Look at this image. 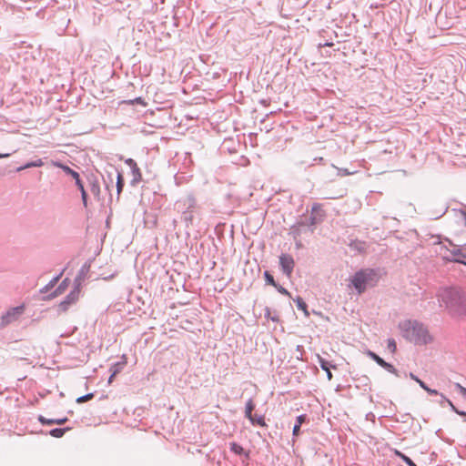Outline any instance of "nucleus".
I'll return each instance as SVG.
<instances>
[{"instance_id":"obj_1","label":"nucleus","mask_w":466,"mask_h":466,"mask_svg":"<svg viewBox=\"0 0 466 466\" xmlns=\"http://www.w3.org/2000/svg\"><path fill=\"white\" fill-rule=\"evenodd\" d=\"M440 301L445 304L449 314L457 319H466V291L458 287H448L437 293Z\"/></svg>"},{"instance_id":"obj_2","label":"nucleus","mask_w":466,"mask_h":466,"mask_svg":"<svg viewBox=\"0 0 466 466\" xmlns=\"http://www.w3.org/2000/svg\"><path fill=\"white\" fill-rule=\"evenodd\" d=\"M399 327L403 338L415 345H427L432 341L428 328L419 320L407 319L400 322Z\"/></svg>"},{"instance_id":"obj_3","label":"nucleus","mask_w":466,"mask_h":466,"mask_svg":"<svg viewBox=\"0 0 466 466\" xmlns=\"http://www.w3.org/2000/svg\"><path fill=\"white\" fill-rule=\"evenodd\" d=\"M380 279V272L375 268H361L350 277V281L351 287L357 291L358 295H361L367 289L375 287Z\"/></svg>"},{"instance_id":"obj_4","label":"nucleus","mask_w":466,"mask_h":466,"mask_svg":"<svg viewBox=\"0 0 466 466\" xmlns=\"http://www.w3.org/2000/svg\"><path fill=\"white\" fill-rule=\"evenodd\" d=\"M199 208L200 207L192 193L186 194L175 203V209L181 215V219L185 223L186 228L193 224L196 215L199 212Z\"/></svg>"},{"instance_id":"obj_5","label":"nucleus","mask_w":466,"mask_h":466,"mask_svg":"<svg viewBox=\"0 0 466 466\" xmlns=\"http://www.w3.org/2000/svg\"><path fill=\"white\" fill-rule=\"evenodd\" d=\"M326 213L321 208V204L314 203L311 207L310 217L309 220L304 221L306 226L312 228L311 232L314 231V227L320 224L325 218Z\"/></svg>"},{"instance_id":"obj_6","label":"nucleus","mask_w":466,"mask_h":466,"mask_svg":"<svg viewBox=\"0 0 466 466\" xmlns=\"http://www.w3.org/2000/svg\"><path fill=\"white\" fill-rule=\"evenodd\" d=\"M80 289L79 287H75L69 294L58 305V312H66L70 306L75 304L79 299Z\"/></svg>"},{"instance_id":"obj_7","label":"nucleus","mask_w":466,"mask_h":466,"mask_svg":"<svg viewBox=\"0 0 466 466\" xmlns=\"http://www.w3.org/2000/svg\"><path fill=\"white\" fill-rule=\"evenodd\" d=\"M279 266L282 273L290 278L295 267V260L292 256L283 253L279 256Z\"/></svg>"},{"instance_id":"obj_8","label":"nucleus","mask_w":466,"mask_h":466,"mask_svg":"<svg viewBox=\"0 0 466 466\" xmlns=\"http://www.w3.org/2000/svg\"><path fill=\"white\" fill-rule=\"evenodd\" d=\"M25 307L23 305L11 308L2 316V325L5 326L15 320L24 313Z\"/></svg>"},{"instance_id":"obj_9","label":"nucleus","mask_w":466,"mask_h":466,"mask_svg":"<svg viewBox=\"0 0 466 466\" xmlns=\"http://www.w3.org/2000/svg\"><path fill=\"white\" fill-rule=\"evenodd\" d=\"M126 365H127V358L125 355L122 356V360L120 361H117L111 365L110 370H109L111 372V375L108 379L109 384L112 383L114 377L116 376L118 373H120L123 370V369L125 368Z\"/></svg>"},{"instance_id":"obj_10","label":"nucleus","mask_w":466,"mask_h":466,"mask_svg":"<svg viewBox=\"0 0 466 466\" xmlns=\"http://www.w3.org/2000/svg\"><path fill=\"white\" fill-rule=\"evenodd\" d=\"M410 378L411 380H415L420 385V387L421 389H423L425 391H427L430 395H439L440 394V392L437 390L429 388L428 385L423 380L419 379L416 375H414L411 372L410 373Z\"/></svg>"},{"instance_id":"obj_11","label":"nucleus","mask_w":466,"mask_h":466,"mask_svg":"<svg viewBox=\"0 0 466 466\" xmlns=\"http://www.w3.org/2000/svg\"><path fill=\"white\" fill-rule=\"evenodd\" d=\"M111 168L116 174V187L117 197H119V195L123 191V188L125 186V179H124L122 173L120 171H118L115 167H111Z\"/></svg>"},{"instance_id":"obj_12","label":"nucleus","mask_w":466,"mask_h":466,"mask_svg":"<svg viewBox=\"0 0 466 466\" xmlns=\"http://www.w3.org/2000/svg\"><path fill=\"white\" fill-rule=\"evenodd\" d=\"M308 420V417L306 414L299 415L296 418V422L293 426L292 434L294 437H298L300 434V427L301 425Z\"/></svg>"},{"instance_id":"obj_13","label":"nucleus","mask_w":466,"mask_h":466,"mask_svg":"<svg viewBox=\"0 0 466 466\" xmlns=\"http://www.w3.org/2000/svg\"><path fill=\"white\" fill-rule=\"evenodd\" d=\"M55 166H56L59 168H61L66 176H69V177H71L74 179L77 178L80 176L78 172H76V170H74L70 167H68V166H66V165H65V164H63L61 162H56Z\"/></svg>"},{"instance_id":"obj_14","label":"nucleus","mask_w":466,"mask_h":466,"mask_svg":"<svg viewBox=\"0 0 466 466\" xmlns=\"http://www.w3.org/2000/svg\"><path fill=\"white\" fill-rule=\"evenodd\" d=\"M230 451L239 456L244 455L247 459L249 458V452L246 451L241 445H239L237 442H230L229 443Z\"/></svg>"},{"instance_id":"obj_15","label":"nucleus","mask_w":466,"mask_h":466,"mask_svg":"<svg viewBox=\"0 0 466 466\" xmlns=\"http://www.w3.org/2000/svg\"><path fill=\"white\" fill-rule=\"evenodd\" d=\"M131 173L133 177L130 181V185L135 187L142 180V174L137 165L135 166V167H132Z\"/></svg>"},{"instance_id":"obj_16","label":"nucleus","mask_w":466,"mask_h":466,"mask_svg":"<svg viewBox=\"0 0 466 466\" xmlns=\"http://www.w3.org/2000/svg\"><path fill=\"white\" fill-rule=\"evenodd\" d=\"M63 273L64 270H62L57 276L54 277L44 288L40 289V292L47 293L50 289H52L57 284Z\"/></svg>"},{"instance_id":"obj_17","label":"nucleus","mask_w":466,"mask_h":466,"mask_svg":"<svg viewBox=\"0 0 466 466\" xmlns=\"http://www.w3.org/2000/svg\"><path fill=\"white\" fill-rule=\"evenodd\" d=\"M42 166H44V162L42 159L39 158V159H36L34 161H29V162L25 163L24 166L17 167L16 171L20 172V171L27 169V168L40 167Z\"/></svg>"},{"instance_id":"obj_18","label":"nucleus","mask_w":466,"mask_h":466,"mask_svg":"<svg viewBox=\"0 0 466 466\" xmlns=\"http://www.w3.org/2000/svg\"><path fill=\"white\" fill-rule=\"evenodd\" d=\"M69 279H65L59 286L56 288V289L49 296L50 299H54L59 295H61L68 287Z\"/></svg>"},{"instance_id":"obj_19","label":"nucleus","mask_w":466,"mask_h":466,"mask_svg":"<svg viewBox=\"0 0 466 466\" xmlns=\"http://www.w3.org/2000/svg\"><path fill=\"white\" fill-rule=\"evenodd\" d=\"M293 300L296 303L298 309L303 311L305 316L309 317V312L308 311V305L303 300V299L300 297H297L296 299H293Z\"/></svg>"},{"instance_id":"obj_20","label":"nucleus","mask_w":466,"mask_h":466,"mask_svg":"<svg viewBox=\"0 0 466 466\" xmlns=\"http://www.w3.org/2000/svg\"><path fill=\"white\" fill-rule=\"evenodd\" d=\"M264 316L267 319H270L273 322L279 323L280 321L279 316L277 313V311H272L268 307L265 308Z\"/></svg>"},{"instance_id":"obj_21","label":"nucleus","mask_w":466,"mask_h":466,"mask_svg":"<svg viewBox=\"0 0 466 466\" xmlns=\"http://www.w3.org/2000/svg\"><path fill=\"white\" fill-rule=\"evenodd\" d=\"M303 226H306V223L303 220H301V221L297 222L295 225H293L291 227L290 234L293 235L294 239H296L298 237L300 236V234H301L300 228Z\"/></svg>"},{"instance_id":"obj_22","label":"nucleus","mask_w":466,"mask_h":466,"mask_svg":"<svg viewBox=\"0 0 466 466\" xmlns=\"http://www.w3.org/2000/svg\"><path fill=\"white\" fill-rule=\"evenodd\" d=\"M256 405L253 401V400L250 398L247 402L245 406V416L247 419H251V416L253 415V410H255Z\"/></svg>"},{"instance_id":"obj_23","label":"nucleus","mask_w":466,"mask_h":466,"mask_svg":"<svg viewBox=\"0 0 466 466\" xmlns=\"http://www.w3.org/2000/svg\"><path fill=\"white\" fill-rule=\"evenodd\" d=\"M252 425L254 426H261L265 427L267 426L264 417L261 415L253 414L251 416V419H248Z\"/></svg>"},{"instance_id":"obj_24","label":"nucleus","mask_w":466,"mask_h":466,"mask_svg":"<svg viewBox=\"0 0 466 466\" xmlns=\"http://www.w3.org/2000/svg\"><path fill=\"white\" fill-rule=\"evenodd\" d=\"M90 191L95 197H98L100 194V187L96 178L89 179Z\"/></svg>"},{"instance_id":"obj_25","label":"nucleus","mask_w":466,"mask_h":466,"mask_svg":"<svg viewBox=\"0 0 466 466\" xmlns=\"http://www.w3.org/2000/svg\"><path fill=\"white\" fill-rule=\"evenodd\" d=\"M69 430H70L69 427L55 428V429H52L48 433H49V435H51L54 438H61Z\"/></svg>"},{"instance_id":"obj_26","label":"nucleus","mask_w":466,"mask_h":466,"mask_svg":"<svg viewBox=\"0 0 466 466\" xmlns=\"http://www.w3.org/2000/svg\"><path fill=\"white\" fill-rule=\"evenodd\" d=\"M318 362H319L320 368L325 371L328 370H330L331 368H333V369L336 368L335 365H332L329 361H328L324 358L320 357L319 355H318Z\"/></svg>"},{"instance_id":"obj_27","label":"nucleus","mask_w":466,"mask_h":466,"mask_svg":"<svg viewBox=\"0 0 466 466\" xmlns=\"http://www.w3.org/2000/svg\"><path fill=\"white\" fill-rule=\"evenodd\" d=\"M439 395H441V397L442 399H445V402H447L449 404V406L451 407L452 411H454L456 414H458L460 416L466 417V411L461 410L458 408H456L454 406V404L448 398H446L443 394L440 393Z\"/></svg>"},{"instance_id":"obj_28","label":"nucleus","mask_w":466,"mask_h":466,"mask_svg":"<svg viewBox=\"0 0 466 466\" xmlns=\"http://www.w3.org/2000/svg\"><path fill=\"white\" fill-rule=\"evenodd\" d=\"M396 455L408 466H417L416 463L406 454L396 451Z\"/></svg>"},{"instance_id":"obj_29","label":"nucleus","mask_w":466,"mask_h":466,"mask_svg":"<svg viewBox=\"0 0 466 466\" xmlns=\"http://www.w3.org/2000/svg\"><path fill=\"white\" fill-rule=\"evenodd\" d=\"M443 259L447 262H455L466 266V253H463L461 258H448L443 257Z\"/></svg>"},{"instance_id":"obj_30","label":"nucleus","mask_w":466,"mask_h":466,"mask_svg":"<svg viewBox=\"0 0 466 466\" xmlns=\"http://www.w3.org/2000/svg\"><path fill=\"white\" fill-rule=\"evenodd\" d=\"M263 276L268 285L277 287V282L275 281L273 275L269 271H264Z\"/></svg>"},{"instance_id":"obj_31","label":"nucleus","mask_w":466,"mask_h":466,"mask_svg":"<svg viewBox=\"0 0 466 466\" xmlns=\"http://www.w3.org/2000/svg\"><path fill=\"white\" fill-rule=\"evenodd\" d=\"M380 367L383 368L384 370H386L387 371L396 375L397 377L400 376L399 371L396 370V368L392 364H390L385 360L383 361V363Z\"/></svg>"},{"instance_id":"obj_32","label":"nucleus","mask_w":466,"mask_h":466,"mask_svg":"<svg viewBox=\"0 0 466 466\" xmlns=\"http://www.w3.org/2000/svg\"><path fill=\"white\" fill-rule=\"evenodd\" d=\"M367 355L372 360H374L379 366H381L384 360L382 358H380L378 354H376L375 352L371 351V350H368L367 352Z\"/></svg>"},{"instance_id":"obj_33","label":"nucleus","mask_w":466,"mask_h":466,"mask_svg":"<svg viewBox=\"0 0 466 466\" xmlns=\"http://www.w3.org/2000/svg\"><path fill=\"white\" fill-rule=\"evenodd\" d=\"M94 398V393H87L86 395L80 396L76 399V402L78 404L86 402Z\"/></svg>"},{"instance_id":"obj_34","label":"nucleus","mask_w":466,"mask_h":466,"mask_svg":"<svg viewBox=\"0 0 466 466\" xmlns=\"http://www.w3.org/2000/svg\"><path fill=\"white\" fill-rule=\"evenodd\" d=\"M38 421L42 423L43 425H54L55 424V419H46L43 415L38 416Z\"/></svg>"},{"instance_id":"obj_35","label":"nucleus","mask_w":466,"mask_h":466,"mask_svg":"<svg viewBox=\"0 0 466 466\" xmlns=\"http://www.w3.org/2000/svg\"><path fill=\"white\" fill-rule=\"evenodd\" d=\"M457 212L459 219L463 221L466 226V206H463L461 209L457 210Z\"/></svg>"},{"instance_id":"obj_36","label":"nucleus","mask_w":466,"mask_h":466,"mask_svg":"<svg viewBox=\"0 0 466 466\" xmlns=\"http://www.w3.org/2000/svg\"><path fill=\"white\" fill-rule=\"evenodd\" d=\"M280 294L284 295V296H287V297H289L291 298V294L290 292L285 289L284 287H282L281 285H279V283H277V287H274Z\"/></svg>"},{"instance_id":"obj_37","label":"nucleus","mask_w":466,"mask_h":466,"mask_svg":"<svg viewBox=\"0 0 466 466\" xmlns=\"http://www.w3.org/2000/svg\"><path fill=\"white\" fill-rule=\"evenodd\" d=\"M389 350L392 353H394L397 350V344L394 339H388V345H387Z\"/></svg>"},{"instance_id":"obj_38","label":"nucleus","mask_w":466,"mask_h":466,"mask_svg":"<svg viewBox=\"0 0 466 466\" xmlns=\"http://www.w3.org/2000/svg\"><path fill=\"white\" fill-rule=\"evenodd\" d=\"M106 173H107V177L106 178L104 177V182H105L106 187L109 190L110 185L112 186V184H113V178H112L113 173L109 172V171H106Z\"/></svg>"},{"instance_id":"obj_39","label":"nucleus","mask_w":466,"mask_h":466,"mask_svg":"<svg viewBox=\"0 0 466 466\" xmlns=\"http://www.w3.org/2000/svg\"><path fill=\"white\" fill-rule=\"evenodd\" d=\"M75 183H76V187L78 188V190L81 192L83 190H86L85 189V187H84V183L82 182L81 178H80V176L75 179Z\"/></svg>"},{"instance_id":"obj_40","label":"nucleus","mask_w":466,"mask_h":466,"mask_svg":"<svg viewBox=\"0 0 466 466\" xmlns=\"http://www.w3.org/2000/svg\"><path fill=\"white\" fill-rule=\"evenodd\" d=\"M337 170H338V176H340V177H345V176H348V175H350L351 173L346 169V168H338L337 167Z\"/></svg>"},{"instance_id":"obj_41","label":"nucleus","mask_w":466,"mask_h":466,"mask_svg":"<svg viewBox=\"0 0 466 466\" xmlns=\"http://www.w3.org/2000/svg\"><path fill=\"white\" fill-rule=\"evenodd\" d=\"M81 198L83 201V205L87 207V193L86 190L81 191Z\"/></svg>"},{"instance_id":"obj_42","label":"nucleus","mask_w":466,"mask_h":466,"mask_svg":"<svg viewBox=\"0 0 466 466\" xmlns=\"http://www.w3.org/2000/svg\"><path fill=\"white\" fill-rule=\"evenodd\" d=\"M66 421H68V418H67V417H63V418H59V419H55V424H57V425H63V424H65Z\"/></svg>"},{"instance_id":"obj_43","label":"nucleus","mask_w":466,"mask_h":466,"mask_svg":"<svg viewBox=\"0 0 466 466\" xmlns=\"http://www.w3.org/2000/svg\"><path fill=\"white\" fill-rule=\"evenodd\" d=\"M125 163L130 167V169L132 168V167H135V166L137 165V162L133 158L126 159Z\"/></svg>"},{"instance_id":"obj_44","label":"nucleus","mask_w":466,"mask_h":466,"mask_svg":"<svg viewBox=\"0 0 466 466\" xmlns=\"http://www.w3.org/2000/svg\"><path fill=\"white\" fill-rule=\"evenodd\" d=\"M457 388L459 389L461 394L463 396V397H466V388L462 387L461 385L460 384H457Z\"/></svg>"},{"instance_id":"obj_45","label":"nucleus","mask_w":466,"mask_h":466,"mask_svg":"<svg viewBox=\"0 0 466 466\" xmlns=\"http://www.w3.org/2000/svg\"><path fill=\"white\" fill-rule=\"evenodd\" d=\"M133 103H137V104H143V99L141 97H137Z\"/></svg>"},{"instance_id":"obj_46","label":"nucleus","mask_w":466,"mask_h":466,"mask_svg":"<svg viewBox=\"0 0 466 466\" xmlns=\"http://www.w3.org/2000/svg\"><path fill=\"white\" fill-rule=\"evenodd\" d=\"M326 372H327L328 380H330L332 379V373H331L330 370H326Z\"/></svg>"},{"instance_id":"obj_47","label":"nucleus","mask_w":466,"mask_h":466,"mask_svg":"<svg viewBox=\"0 0 466 466\" xmlns=\"http://www.w3.org/2000/svg\"><path fill=\"white\" fill-rule=\"evenodd\" d=\"M10 156H11V154H9V153H5V154L0 153V158L9 157Z\"/></svg>"},{"instance_id":"obj_48","label":"nucleus","mask_w":466,"mask_h":466,"mask_svg":"<svg viewBox=\"0 0 466 466\" xmlns=\"http://www.w3.org/2000/svg\"><path fill=\"white\" fill-rule=\"evenodd\" d=\"M323 46H333V43L332 42H326L322 45Z\"/></svg>"},{"instance_id":"obj_49","label":"nucleus","mask_w":466,"mask_h":466,"mask_svg":"<svg viewBox=\"0 0 466 466\" xmlns=\"http://www.w3.org/2000/svg\"><path fill=\"white\" fill-rule=\"evenodd\" d=\"M371 418H372V419H374V418H375V416H374V414H373V413H371V412H370V413L367 414V420H370V419H371Z\"/></svg>"},{"instance_id":"obj_50","label":"nucleus","mask_w":466,"mask_h":466,"mask_svg":"<svg viewBox=\"0 0 466 466\" xmlns=\"http://www.w3.org/2000/svg\"><path fill=\"white\" fill-rule=\"evenodd\" d=\"M323 160V157H316L314 158V161L321 162Z\"/></svg>"},{"instance_id":"obj_51","label":"nucleus","mask_w":466,"mask_h":466,"mask_svg":"<svg viewBox=\"0 0 466 466\" xmlns=\"http://www.w3.org/2000/svg\"><path fill=\"white\" fill-rule=\"evenodd\" d=\"M296 246L298 248H299L302 246V244L300 241H299V242H296Z\"/></svg>"},{"instance_id":"obj_52","label":"nucleus","mask_w":466,"mask_h":466,"mask_svg":"<svg viewBox=\"0 0 466 466\" xmlns=\"http://www.w3.org/2000/svg\"><path fill=\"white\" fill-rule=\"evenodd\" d=\"M464 421L466 422V419L464 420Z\"/></svg>"}]
</instances>
